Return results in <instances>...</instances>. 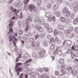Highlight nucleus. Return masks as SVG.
Segmentation results:
<instances>
[{
	"label": "nucleus",
	"instance_id": "1",
	"mask_svg": "<svg viewBox=\"0 0 78 78\" xmlns=\"http://www.w3.org/2000/svg\"><path fill=\"white\" fill-rule=\"evenodd\" d=\"M13 25V22L9 21V31L8 32V35H9V34L11 33H13V29L11 28V27H12Z\"/></svg>",
	"mask_w": 78,
	"mask_h": 78
},
{
	"label": "nucleus",
	"instance_id": "2",
	"mask_svg": "<svg viewBox=\"0 0 78 78\" xmlns=\"http://www.w3.org/2000/svg\"><path fill=\"white\" fill-rule=\"evenodd\" d=\"M29 10L30 11H33L34 12H37V10H36V8L35 7V6L33 5H32L29 8Z\"/></svg>",
	"mask_w": 78,
	"mask_h": 78
},
{
	"label": "nucleus",
	"instance_id": "3",
	"mask_svg": "<svg viewBox=\"0 0 78 78\" xmlns=\"http://www.w3.org/2000/svg\"><path fill=\"white\" fill-rule=\"evenodd\" d=\"M65 42H66L67 45H70V46L72 45V42L71 40H66L63 43V45H65Z\"/></svg>",
	"mask_w": 78,
	"mask_h": 78
},
{
	"label": "nucleus",
	"instance_id": "4",
	"mask_svg": "<svg viewBox=\"0 0 78 78\" xmlns=\"http://www.w3.org/2000/svg\"><path fill=\"white\" fill-rule=\"evenodd\" d=\"M8 9H10V10H11L12 12H13L15 14H16L17 12H18V11L17 10V9H13V7L11 6L9 7Z\"/></svg>",
	"mask_w": 78,
	"mask_h": 78
},
{
	"label": "nucleus",
	"instance_id": "5",
	"mask_svg": "<svg viewBox=\"0 0 78 78\" xmlns=\"http://www.w3.org/2000/svg\"><path fill=\"white\" fill-rule=\"evenodd\" d=\"M59 8V5L57 3L55 4L53 6V9L54 11L55 10H57Z\"/></svg>",
	"mask_w": 78,
	"mask_h": 78
},
{
	"label": "nucleus",
	"instance_id": "6",
	"mask_svg": "<svg viewBox=\"0 0 78 78\" xmlns=\"http://www.w3.org/2000/svg\"><path fill=\"white\" fill-rule=\"evenodd\" d=\"M54 14L57 17H60L61 14L60 12L58 11H55L54 12Z\"/></svg>",
	"mask_w": 78,
	"mask_h": 78
},
{
	"label": "nucleus",
	"instance_id": "7",
	"mask_svg": "<svg viewBox=\"0 0 78 78\" xmlns=\"http://www.w3.org/2000/svg\"><path fill=\"white\" fill-rule=\"evenodd\" d=\"M29 17L30 21L29 20H28V18H27L26 19V22H27V23H26L27 24L28 23V22H29V21H30V22H31V20H32V19H33V18H32V16H30V15L29 16Z\"/></svg>",
	"mask_w": 78,
	"mask_h": 78
},
{
	"label": "nucleus",
	"instance_id": "8",
	"mask_svg": "<svg viewBox=\"0 0 78 78\" xmlns=\"http://www.w3.org/2000/svg\"><path fill=\"white\" fill-rule=\"evenodd\" d=\"M58 28L60 30H63L64 29V26L62 25H59L58 26Z\"/></svg>",
	"mask_w": 78,
	"mask_h": 78
},
{
	"label": "nucleus",
	"instance_id": "9",
	"mask_svg": "<svg viewBox=\"0 0 78 78\" xmlns=\"http://www.w3.org/2000/svg\"><path fill=\"white\" fill-rule=\"evenodd\" d=\"M40 20H41L39 19V17H36L35 19V21L37 22L38 24L40 22Z\"/></svg>",
	"mask_w": 78,
	"mask_h": 78
},
{
	"label": "nucleus",
	"instance_id": "10",
	"mask_svg": "<svg viewBox=\"0 0 78 78\" xmlns=\"http://www.w3.org/2000/svg\"><path fill=\"white\" fill-rule=\"evenodd\" d=\"M46 17H51V12H48L46 14Z\"/></svg>",
	"mask_w": 78,
	"mask_h": 78
},
{
	"label": "nucleus",
	"instance_id": "11",
	"mask_svg": "<svg viewBox=\"0 0 78 78\" xmlns=\"http://www.w3.org/2000/svg\"><path fill=\"white\" fill-rule=\"evenodd\" d=\"M38 23L40 25H44L45 24V21L43 20H40V22Z\"/></svg>",
	"mask_w": 78,
	"mask_h": 78
},
{
	"label": "nucleus",
	"instance_id": "12",
	"mask_svg": "<svg viewBox=\"0 0 78 78\" xmlns=\"http://www.w3.org/2000/svg\"><path fill=\"white\" fill-rule=\"evenodd\" d=\"M78 8V4H77L76 6L74 7L73 8V9L75 11V12H76V11H77V9Z\"/></svg>",
	"mask_w": 78,
	"mask_h": 78
},
{
	"label": "nucleus",
	"instance_id": "13",
	"mask_svg": "<svg viewBox=\"0 0 78 78\" xmlns=\"http://www.w3.org/2000/svg\"><path fill=\"white\" fill-rule=\"evenodd\" d=\"M70 48V45L68 44H66L64 47V49L65 50H69Z\"/></svg>",
	"mask_w": 78,
	"mask_h": 78
},
{
	"label": "nucleus",
	"instance_id": "14",
	"mask_svg": "<svg viewBox=\"0 0 78 78\" xmlns=\"http://www.w3.org/2000/svg\"><path fill=\"white\" fill-rule=\"evenodd\" d=\"M19 3H20V2H19V1L16 2L14 3V6H16H16H18V5H19Z\"/></svg>",
	"mask_w": 78,
	"mask_h": 78
},
{
	"label": "nucleus",
	"instance_id": "15",
	"mask_svg": "<svg viewBox=\"0 0 78 78\" xmlns=\"http://www.w3.org/2000/svg\"><path fill=\"white\" fill-rule=\"evenodd\" d=\"M78 19L77 18H75L73 20V23L74 25H76L78 23Z\"/></svg>",
	"mask_w": 78,
	"mask_h": 78
},
{
	"label": "nucleus",
	"instance_id": "16",
	"mask_svg": "<svg viewBox=\"0 0 78 78\" xmlns=\"http://www.w3.org/2000/svg\"><path fill=\"white\" fill-rule=\"evenodd\" d=\"M24 57L26 58V59H28L30 57L28 53H25L24 55Z\"/></svg>",
	"mask_w": 78,
	"mask_h": 78
},
{
	"label": "nucleus",
	"instance_id": "17",
	"mask_svg": "<svg viewBox=\"0 0 78 78\" xmlns=\"http://www.w3.org/2000/svg\"><path fill=\"white\" fill-rule=\"evenodd\" d=\"M47 8L48 9H50L51 8V3H48L47 5Z\"/></svg>",
	"mask_w": 78,
	"mask_h": 78
},
{
	"label": "nucleus",
	"instance_id": "18",
	"mask_svg": "<svg viewBox=\"0 0 78 78\" xmlns=\"http://www.w3.org/2000/svg\"><path fill=\"white\" fill-rule=\"evenodd\" d=\"M68 10H67V9L66 8H64L63 9V12L64 14H66V12H68Z\"/></svg>",
	"mask_w": 78,
	"mask_h": 78
},
{
	"label": "nucleus",
	"instance_id": "19",
	"mask_svg": "<svg viewBox=\"0 0 78 78\" xmlns=\"http://www.w3.org/2000/svg\"><path fill=\"white\" fill-rule=\"evenodd\" d=\"M23 39H24L25 41H27V39H28V35H24L23 36Z\"/></svg>",
	"mask_w": 78,
	"mask_h": 78
},
{
	"label": "nucleus",
	"instance_id": "20",
	"mask_svg": "<svg viewBox=\"0 0 78 78\" xmlns=\"http://www.w3.org/2000/svg\"><path fill=\"white\" fill-rule=\"evenodd\" d=\"M60 19L61 21L63 22H65L66 21V19L64 17H60Z\"/></svg>",
	"mask_w": 78,
	"mask_h": 78
},
{
	"label": "nucleus",
	"instance_id": "21",
	"mask_svg": "<svg viewBox=\"0 0 78 78\" xmlns=\"http://www.w3.org/2000/svg\"><path fill=\"white\" fill-rule=\"evenodd\" d=\"M66 71V69L65 68H63L62 69H61V72L62 73H64Z\"/></svg>",
	"mask_w": 78,
	"mask_h": 78
},
{
	"label": "nucleus",
	"instance_id": "22",
	"mask_svg": "<svg viewBox=\"0 0 78 78\" xmlns=\"http://www.w3.org/2000/svg\"><path fill=\"white\" fill-rule=\"evenodd\" d=\"M57 53L59 55H60V56H61L62 55V52L60 50H58L57 51Z\"/></svg>",
	"mask_w": 78,
	"mask_h": 78
},
{
	"label": "nucleus",
	"instance_id": "23",
	"mask_svg": "<svg viewBox=\"0 0 78 78\" xmlns=\"http://www.w3.org/2000/svg\"><path fill=\"white\" fill-rule=\"evenodd\" d=\"M45 53V50H43L40 51L38 52V55H41V54H44V53Z\"/></svg>",
	"mask_w": 78,
	"mask_h": 78
},
{
	"label": "nucleus",
	"instance_id": "24",
	"mask_svg": "<svg viewBox=\"0 0 78 78\" xmlns=\"http://www.w3.org/2000/svg\"><path fill=\"white\" fill-rule=\"evenodd\" d=\"M58 34H59V36H63L64 34V33L62 31H59L58 32Z\"/></svg>",
	"mask_w": 78,
	"mask_h": 78
},
{
	"label": "nucleus",
	"instance_id": "25",
	"mask_svg": "<svg viewBox=\"0 0 78 78\" xmlns=\"http://www.w3.org/2000/svg\"><path fill=\"white\" fill-rule=\"evenodd\" d=\"M66 17H70V12L68 11L66 13Z\"/></svg>",
	"mask_w": 78,
	"mask_h": 78
},
{
	"label": "nucleus",
	"instance_id": "26",
	"mask_svg": "<svg viewBox=\"0 0 78 78\" xmlns=\"http://www.w3.org/2000/svg\"><path fill=\"white\" fill-rule=\"evenodd\" d=\"M50 49L51 50H55V47L53 45H51L50 47Z\"/></svg>",
	"mask_w": 78,
	"mask_h": 78
},
{
	"label": "nucleus",
	"instance_id": "27",
	"mask_svg": "<svg viewBox=\"0 0 78 78\" xmlns=\"http://www.w3.org/2000/svg\"><path fill=\"white\" fill-rule=\"evenodd\" d=\"M65 33L66 35V36H68L69 34V30H66L65 31Z\"/></svg>",
	"mask_w": 78,
	"mask_h": 78
},
{
	"label": "nucleus",
	"instance_id": "28",
	"mask_svg": "<svg viewBox=\"0 0 78 78\" xmlns=\"http://www.w3.org/2000/svg\"><path fill=\"white\" fill-rule=\"evenodd\" d=\"M23 33V30H20L18 31V34L19 35H22Z\"/></svg>",
	"mask_w": 78,
	"mask_h": 78
},
{
	"label": "nucleus",
	"instance_id": "29",
	"mask_svg": "<svg viewBox=\"0 0 78 78\" xmlns=\"http://www.w3.org/2000/svg\"><path fill=\"white\" fill-rule=\"evenodd\" d=\"M38 31L40 33L42 32L43 31V29L42 28V27H40L38 29Z\"/></svg>",
	"mask_w": 78,
	"mask_h": 78
},
{
	"label": "nucleus",
	"instance_id": "30",
	"mask_svg": "<svg viewBox=\"0 0 78 78\" xmlns=\"http://www.w3.org/2000/svg\"><path fill=\"white\" fill-rule=\"evenodd\" d=\"M34 39L33 38H30L29 39V41L30 42H34Z\"/></svg>",
	"mask_w": 78,
	"mask_h": 78
},
{
	"label": "nucleus",
	"instance_id": "31",
	"mask_svg": "<svg viewBox=\"0 0 78 78\" xmlns=\"http://www.w3.org/2000/svg\"><path fill=\"white\" fill-rule=\"evenodd\" d=\"M51 44H52V45L55 43V41L53 38H52L51 40Z\"/></svg>",
	"mask_w": 78,
	"mask_h": 78
},
{
	"label": "nucleus",
	"instance_id": "32",
	"mask_svg": "<svg viewBox=\"0 0 78 78\" xmlns=\"http://www.w3.org/2000/svg\"><path fill=\"white\" fill-rule=\"evenodd\" d=\"M35 0L37 1V4H38V5H40V4L41 3L42 0H34V1Z\"/></svg>",
	"mask_w": 78,
	"mask_h": 78
},
{
	"label": "nucleus",
	"instance_id": "33",
	"mask_svg": "<svg viewBox=\"0 0 78 78\" xmlns=\"http://www.w3.org/2000/svg\"><path fill=\"white\" fill-rule=\"evenodd\" d=\"M73 27H71L69 29V33H71L72 31H73Z\"/></svg>",
	"mask_w": 78,
	"mask_h": 78
},
{
	"label": "nucleus",
	"instance_id": "34",
	"mask_svg": "<svg viewBox=\"0 0 78 78\" xmlns=\"http://www.w3.org/2000/svg\"><path fill=\"white\" fill-rule=\"evenodd\" d=\"M22 63L20 62L17 63L16 64V68H17L18 67H19V66H21V65H22Z\"/></svg>",
	"mask_w": 78,
	"mask_h": 78
},
{
	"label": "nucleus",
	"instance_id": "35",
	"mask_svg": "<svg viewBox=\"0 0 78 78\" xmlns=\"http://www.w3.org/2000/svg\"><path fill=\"white\" fill-rule=\"evenodd\" d=\"M24 75H23V73H21L20 74L19 76V78H23V76Z\"/></svg>",
	"mask_w": 78,
	"mask_h": 78
},
{
	"label": "nucleus",
	"instance_id": "36",
	"mask_svg": "<svg viewBox=\"0 0 78 78\" xmlns=\"http://www.w3.org/2000/svg\"><path fill=\"white\" fill-rule=\"evenodd\" d=\"M48 33H51L53 31V30L51 29V28H49L48 29Z\"/></svg>",
	"mask_w": 78,
	"mask_h": 78
},
{
	"label": "nucleus",
	"instance_id": "37",
	"mask_svg": "<svg viewBox=\"0 0 78 78\" xmlns=\"http://www.w3.org/2000/svg\"><path fill=\"white\" fill-rule=\"evenodd\" d=\"M54 34L55 35H56L57 34H58V30L57 29H55L54 30Z\"/></svg>",
	"mask_w": 78,
	"mask_h": 78
},
{
	"label": "nucleus",
	"instance_id": "38",
	"mask_svg": "<svg viewBox=\"0 0 78 78\" xmlns=\"http://www.w3.org/2000/svg\"><path fill=\"white\" fill-rule=\"evenodd\" d=\"M72 52V49H69L66 52V53L68 54H70V53H71Z\"/></svg>",
	"mask_w": 78,
	"mask_h": 78
},
{
	"label": "nucleus",
	"instance_id": "39",
	"mask_svg": "<svg viewBox=\"0 0 78 78\" xmlns=\"http://www.w3.org/2000/svg\"><path fill=\"white\" fill-rule=\"evenodd\" d=\"M22 67H18L17 69L18 72H20L21 70H22Z\"/></svg>",
	"mask_w": 78,
	"mask_h": 78
},
{
	"label": "nucleus",
	"instance_id": "40",
	"mask_svg": "<svg viewBox=\"0 0 78 78\" xmlns=\"http://www.w3.org/2000/svg\"><path fill=\"white\" fill-rule=\"evenodd\" d=\"M55 75H56V76H58L59 74V72L58 71H55Z\"/></svg>",
	"mask_w": 78,
	"mask_h": 78
},
{
	"label": "nucleus",
	"instance_id": "41",
	"mask_svg": "<svg viewBox=\"0 0 78 78\" xmlns=\"http://www.w3.org/2000/svg\"><path fill=\"white\" fill-rule=\"evenodd\" d=\"M48 22H51L52 19V16H50V17H48Z\"/></svg>",
	"mask_w": 78,
	"mask_h": 78
},
{
	"label": "nucleus",
	"instance_id": "42",
	"mask_svg": "<svg viewBox=\"0 0 78 78\" xmlns=\"http://www.w3.org/2000/svg\"><path fill=\"white\" fill-rule=\"evenodd\" d=\"M71 54V56L72 57V58H74V57L75 56V53H74L73 52H72Z\"/></svg>",
	"mask_w": 78,
	"mask_h": 78
},
{
	"label": "nucleus",
	"instance_id": "43",
	"mask_svg": "<svg viewBox=\"0 0 78 78\" xmlns=\"http://www.w3.org/2000/svg\"><path fill=\"white\" fill-rule=\"evenodd\" d=\"M37 70L38 71V72H42L43 69L41 68H39L37 69Z\"/></svg>",
	"mask_w": 78,
	"mask_h": 78
},
{
	"label": "nucleus",
	"instance_id": "44",
	"mask_svg": "<svg viewBox=\"0 0 78 78\" xmlns=\"http://www.w3.org/2000/svg\"><path fill=\"white\" fill-rule=\"evenodd\" d=\"M39 35H35L34 36L35 39L36 40V39H38V38H39Z\"/></svg>",
	"mask_w": 78,
	"mask_h": 78
},
{
	"label": "nucleus",
	"instance_id": "45",
	"mask_svg": "<svg viewBox=\"0 0 78 78\" xmlns=\"http://www.w3.org/2000/svg\"><path fill=\"white\" fill-rule=\"evenodd\" d=\"M9 39H10V42H11L12 41V35H11L9 37Z\"/></svg>",
	"mask_w": 78,
	"mask_h": 78
},
{
	"label": "nucleus",
	"instance_id": "46",
	"mask_svg": "<svg viewBox=\"0 0 78 78\" xmlns=\"http://www.w3.org/2000/svg\"><path fill=\"white\" fill-rule=\"evenodd\" d=\"M32 62V60L31 59H30L27 61L26 63H30Z\"/></svg>",
	"mask_w": 78,
	"mask_h": 78
},
{
	"label": "nucleus",
	"instance_id": "47",
	"mask_svg": "<svg viewBox=\"0 0 78 78\" xmlns=\"http://www.w3.org/2000/svg\"><path fill=\"white\" fill-rule=\"evenodd\" d=\"M36 50H38L39 49V45H36L35 47Z\"/></svg>",
	"mask_w": 78,
	"mask_h": 78
},
{
	"label": "nucleus",
	"instance_id": "48",
	"mask_svg": "<svg viewBox=\"0 0 78 78\" xmlns=\"http://www.w3.org/2000/svg\"><path fill=\"white\" fill-rule=\"evenodd\" d=\"M48 45V44H47V43L46 42H44V47H47Z\"/></svg>",
	"mask_w": 78,
	"mask_h": 78
},
{
	"label": "nucleus",
	"instance_id": "49",
	"mask_svg": "<svg viewBox=\"0 0 78 78\" xmlns=\"http://www.w3.org/2000/svg\"><path fill=\"white\" fill-rule=\"evenodd\" d=\"M66 64L64 63H62L61 65V68H63L64 67H65V66H66Z\"/></svg>",
	"mask_w": 78,
	"mask_h": 78
},
{
	"label": "nucleus",
	"instance_id": "50",
	"mask_svg": "<svg viewBox=\"0 0 78 78\" xmlns=\"http://www.w3.org/2000/svg\"><path fill=\"white\" fill-rule=\"evenodd\" d=\"M28 30H29V25H27L26 26V28L25 29V31H27Z\"/></svg>",
	"mask_w": 78,
	"mask_h": 78
},
{
	"label": "nucleus",
	"instance_id": "51",
	"mask_svg": "<svg viewBox=\"0 0 78 78\" xmlns=\"http://www.w3.org/2000/svg\"><path fill=\"white\" fill-rule=\"evenodd\" d=\"M63 62H64V59H61L59 60V63L60 64H61V63H62Z\"/></svg>",
	"mask_w": 78,
	"mask_h": 78
},
{
	"label": "nucleus",
	"instance_id": "52",
	"mask_svg": "<svg viewBox=\"0 0 78 78\" xmlns=\"http://www.w3.org/2000/svg\"><path fill=\"white\" fill-rule=\"evenodd\" d=\"M21 45L22 47H23L24 46V41L23 40H21Z\"/></svg>",
	"mask_w": 78,
	"mask_h": 78
},
{
	"label": "nucleus",
	"instance_id": "53",
	"mask_svg": "<svg viewBox=\"0 0 78 78\" xmlns=\"http://www.w3.org/2000/svg\"><path fill=\"white\" fill-rule=\"evenodd\" d=\"M31 71L30 69H29L27 71V73L28 74H31Z\"/></svg>",
	"mask_w": 78,
	"mask_h": 78
},
{
	"label": "nucleus",
	"instance_id": "54",
	"mask_svg": "<svg viewBox=\"0 0 78 78\" xmlns=\"http://www.w3.org/2000/svg\"><path fill=\"white\" fill-rule=\"evenodd\" d=\"M29 0H27L25 1V2H24V4L25 5H27L28 4V3L29 2Z\"/></svg>",
	"mask_w": 78,
	"mask_h": 78
},
{
	"label": "nucleus",
	"instance_id": "55",
	"mask_svg": "<svg viewBox=\"0 0 78 78\" xmlns=\"http://www.w3.org/2000/svg\"><path fill=\"white\" fill-rule=\"evenodd\" d=\"M75 13H73L71 16V18H72V19H73V18H74V17H75Z\"/></svg>",
	"mask_w": 78,
	"mask_h": 78
},
{
	"label": "nucleus",
	"instance_id": "56",
	"mask_svg": "<svg viewBox=\"0 0 78 78\" xmlns=\"http://www.w3.org/2000/svg\"><path fill=\"white\" fill-rule=\"evenodd\" d=\"M49 27V26L48 25V24H46L44 25V27L45 28H48Z\"/></svg>",
	"mask_w": 78,
	"mask_h": 78
},
{
	"label": "nucleus",
	"instance_id": "57",
	"mask_svg": "<svg viewBox=\"0 0 78 78\" xmlns=\"http://www.w3.org/2000/svg\"><path fill=\"white\" fill-rule=\"evenodd\" d=\"M62 0H56L57 2H58V3H61L62 2Z\"/></svg>",
	"mask_w": 78,
	"mask_h": 78
},
{
	"label": "nucleus",
	"instance_id": "58",
	"mask_svg": "<svg viewBox=\"0 0 78 78\" xmlns=\"http://www.w3.org/2000/svg\"><path fill=\"white\" fill-rule=\"evenodd\" d=\"M32 56L33 57H34V58H36V57H37V55L35 53H33Z\"/></svg>",
	"mask_w": 78,
	"mask_h": 78
},
{
	"label": "nucleus",
	"instance_id": "59",
	"mask_svg": "<svg viewBox=\"0 0 78 78\" xmlns=\"http://www.w3.org/2000/svg\"><path fill=\"white\" fill-rule=\"evenodd\" d=\"M72 68L71 67H67L66 68V69L67 70H71V69Z\"/></svg>",
	"mask_w": 78,
	"mask_h": 78
},
{
	"label": "nucleus",
	"instance_id": "60",
	"mask_svg": "<svg viewBox=\"0 0 78 78\" xmlns=\"http://www.w3.org/2000/svg\"><path fill=\"white\" fill-rule=\"evenodd\" d=\"M44 69L46 72L49 70V69L47 68H44Z\"/></svg>",
	"mask_w": 78,
	"mask_h": 78
},
{
	"label": "nucleus",
	"instance_id": "61",
	"mask_svg": "<svg viewBox=\"0 0 78 78\" xmlns=\"http://www.w3.org/2000/svg\"><path fill=\"white\" fill-rule=\"evenodd\" d=\"M51 35H48L47 36V38L48 39H51Z\"/></svg>",
	"mask_w": 78,
	"mask_h": 78
},
{
	"label": "nucleus",
	"instance_id": "62",
	"mask_svg": "<svg viewBox=\"0 0 78 78\" xmlns=\"http://www.w3.org/2000/svg\"><path fill=\"white\" fill-rule=\"evenodd\" d=\"M75 37L77 38V39H78V33L77 32L76 33L75 35Z\"/></svg>",
	"mask_w": 78,
	"mask_h": 78
},
{
	"label": "nucleus",
	"instance_id": "63",
	"mask_svg": "<svg viewBox=\"0 0 78 78\" xmlns=\"http://www.w3.org/2000/svg\"><path fill=\"white\" fill-rule=\"evenodd\" d=\"M74 50L76 51L78 50V46H76L75 48H74Z\"/></svg>",
	"mask_w": 78,
	"mask_h": 78
},
{
	"label": "nucleus",
	"instance_id": "64",
	"mask_svg": "<svg viewBox=\"0 0 78 78\" xmlns=\"http://www.w3.org/2000/svg\"><path fill=\"white\" fill-rule=\"evenodd\" d=\"M75 57H78V52H76L75 53Z\"/></svg>",
	"mask_w": 78,
	"mask_h": 78
}]
</instances>
